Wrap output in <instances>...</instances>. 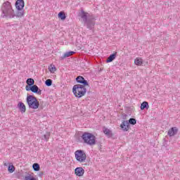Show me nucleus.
Masks as SVG:
<instances>
[{"label":"nucleus","mask_w":180,"mask_h":180,"mask_svg":"<svg viewBox=\"0 0 180 180\" xmlns=\"http://www.w3.org/2000/svg\"><path fill=\"white\" fill-rule=\"evenodd\" d=\"M1 17L8 19H13L15 16V11L12 8V4L9 1L4 2L1 6Z\"/></svg>","instance_id":"obj_1"},{"label":"nucleus","mask_w":180,"mask_h":180,"mask_svg":"<svg viewBox=\"0 0 180 180\" xmlns=\"http://www.w3.org/2000/svg\"><path fill=\"white\" fill-rule=\"evenodd\" d=\"M72 92L76 98H82L86 94V88L82 84H75L73 86Z\"/></svg>","instance_id":"obj_2"},{"label":"nucleus","mask_w":180,"mask_h":180,"mask_svg":"<svg viewBox=\"0 0 180 180\" xmlns=\"http://www.w3.org/2000/svg\"><path fill=\"white\" fill-rule=\"evenodd\" d=\"M82 139L84 144H87V146H95L96 144V136L89 132H84L82 135Z\"/></svg>","instance_id":"obj_3"},{"label":"nucleus","mask_w":180,"mask_h":180,"mask_svg":"<svg viewBox=\"0 0 180 180\" xmlns=\"http://www.w3.org/2000/svg\"><path fill=\"white\" fill-rule=\"evenodd\" d=\"M26 101L30 109H39V107L40 106V103H39V101H37V98H36V97L32 95L27 96Z\"/></svg>","instance_id":"obj_4"},{"label":"nucleus","mask_w":180,"mask_h":180,"mask_svg":"<svg viewBox=\"0 0 180 180\" xmlns=\"http://www.w3.org/2000/svg\"><path fill=\"white\" fill-rule=\"evenodd\" d=\"M75 157L78 162H85L86 161V153L82 150H77L75 152Z\"/></svg>","instance_id":"obj_5"},{"label":"nucleus","mask_w":180,"mask_h":180,"mask_svg":"<svg viewBox=\"0 0 180 180\" xmlns=\"http://www.w3.org/2000/svg\"><path fill=\"white\" fill-rule=\"evenodd\" d=\"M76 81L78 84H82L83 86H88L89 85V84H88V81H86L82 76H78L76 78Z\"/></svg>","instance_id":"obj_6"},{"label":"nucleus","mask_w":180,"mask_h":180,"mask_svg":"<svg viewBox=\"0 0 180 180\" xmlns=\"http://www.w3.org/2000/svg\"><path fill=\"white\" fill-rule=\"evenodd\" d=\"M84 26H86L87 29H89V30H94L95 22L93 20L88 19V20L84 22Z\"/></svg>","instance_id":"obj_7"},{"label":"nucleus","mask_w":180,"mask_h":180,"mask_svg":"<svg viewBox=\"0 0 180 180\" xmlns=\"http://www.w3.org/2000/svg\"><path fill=\"white\" fill-rule=\"evenodd\" d=\"M15 8L17 11H22L25 8V1L23 0H17L15 2Z\"/></svg>","instance_id":"obj_8"},{"label":"nucleus","mask_w":180,"mask_h":180,"mask_svg":"<svg viewBox=\"0 0 180 180\" xmlns=\"http://www.w3.org/2000/svg\"><path fill=\"white\" fill-rule=\"evenodd\" d=\"M120 127L122 129L123 131H129V129H130L129 121L124 120L120 124Z\"/></svg>","instance_id":"obj_9"},{"label":"nucleus","mask_w":180,"mask_h":180,"mask_svg":"<svg viewBox=\"0 0 180 180\" xmlns=\"http://www.w3.org/2000/svg\"><path fill=\"white\" fill-rule=\"evenodd\" d=\"M75 174L77 176H84V174H85V170L82 167H77L75 169Z\"/></svg>","instance_id":"obj_10"},{"label":"nucleus","mask_w":180,"mask_h":180,"mask_svg":"<svg viewBox=\"0 0 180 180\" xmlns=\"http://www.w3.org/2000/svg\"><path fill=\"white\" fill-rule=\"evenodd\" d=\"M176 133H178V128H176V127H174L169 129L167 134L169 137H172L175 136Z\"/></svg>","instance_id":"obj_11"},{"label":"nucleus","mask_w":180,"mask_h":180,"mask_svg":"<svg viewBox=\"0 0 180 180\" xmlns=\"http://www.w3.org/2000/svg\"><path fill=\"white\" fill-rule=\"evenodd\" d=\"M88 13H86L84 10H81L79 13V16L83 19L84 23L88 21Z\"/></svg>","instance_id":"obj_12"},{"label":"nucleus","mask_w":180,"mask_h":180,"mask_svg":"<svg viewBox=\"0 0 180 180\" xmlns=\"http://www.w3.org/2000/svg\"><path fill=\"white\" fill-rule=\"evenodd\" d=\"M31 92H33L34 94H38V95H41V90L39 89L37 85L31 86Z\"/></svg>","instance_id":"obj_13"},{"label":"nucleus","mask_w":180,"mask_h":180,"mask_svg":"<svg viewBox=\"0 0 180 180\" xmlns=\"http://www.w3.org/2000/svg\"><path fill=\"white\" fill-rule=\"evenodd\" d=\"M18 109L22 113H25L26 112V105H25V103L20 102L18 103Z\"/></svg>","instance_id":"obj_14"},{"label":"nucleus","mask_w":180,"mask_h":180,"mask_svg":"<svg viewBox=\"0 0 180 180\" xmlns=\"http://www.w3.org/2000/svg\"><path fill=\"white\" fill-rule=\"evenodd\" d=\"M103 131L104 134L106 135L107 137H112V131H110V129L104 127L103 129Z\"/></svg>","instance_id":"obj_15"},{"label":"nucleus","mask_w":180,"mask_h":180,"mask_svg":"<svg viewBox=\"0 0 180 180\" xmlns=\"http://www.w3.org/2000/svg\"><path fill=\"white\" fill-rule=\"evenodd\" d=\"M25 15V11L22 10H18V11L15 13V17L16 18H22V16Z\"/></svg>","instance_id":"obj_16"},{"label":"nucleus","mask_w":180,"mask_h":180,"mask_svg":"<svg viewBox=\"0 0 180 180\" xmlns=\"http://www.w3.org/2000/svg\"><path fill=\"white\" fill-rule=\"evenodd\" d=\"M73 54H75V52L74 51H68L63 54L62 56V58H67V57H71Z\"/></svg>","instance_id":"obj_17"},{"label":"nucleus","mask_w":180,"mask_h":180,"mask_svg":"<svg viewBox=\"0 0 180 180\" xmlns=\"http://www.w3.org/2000/svg\"><path fill=\"white\" fill-rule=\"evenodd\" d=\"M134 64H135V65H142L143 60L141 59V58H136L134 60Z\"/></svg>","instance_id":"obj_18"},{"label":"nucleus","mask_w":180,"mask_h":180,"mask_svg":"<svg viewBox=\"0 0 180 180\" xmlns=\"http://www.w3.org/2000/svg\"><path fill=\"white\" fill-rule=\"evenodd\" d=\"M148 102L143 101L141 104V110H144V109H148Z\"/></svg>","instance_id":"obj_19"},{"label":"nucleus","mask_w":180,"mask_h":180,"mask_svg":"<svg viewBox=\"0 0 180 180\" xmlns=\"http://www.w3.org/2000/svg\"><path fill=\"white\" fill-rule=\"evenodd\" d=\"M115 58H116V53L110 55V56L108 58L106 61H107V63H112V61H113V60H115Z\"/></svg>","instance_id":"obj_20"},{"label":"nucleus","mask_w":180,"mask_h":180,"mask_svg":"<svg viewBox=\"0 0 180 180\" xmlns=\"http://www.w3.org/2000/svg\"><path fill=\"white\" fill-rule=\"evenodd\" d=\"M49 70L50 71V72H51V74H54V72H56V71L57 70V68L54 65H51L49 67Z\"/></svg>","instance_id":"obj_21"},{"label":"nucleus","mask_w":180,"mask_h":180,"mask_svg":"<svg viewBox=\"0 0 180 180\" xmlns=\"http://www.w3.org/2000/svg\"><path fill=\"white\" fill-rule=\"evenodd\" d=\"M26 82L29 86H32L33 85H34V80L32 78L27 79Z\"/></svg>","instance_id":"obj_22"},{"label":"nucleus","mask_w":180,"mask_h":180,"mask_svg":"<svg viewBox=\"0 0 180 180\" xmlns=\"http://www.w3.org/2000/svg\"><path fill=\"white\" fill-rule=\"evenodd\" d=\"M32 168L34 171H40V165H39V163H34L32 165Z\"/></svg>","instance_id":"obj_23"},{"label":"nucleus","mask_w":180,"mask_h":180,"mask_svg":"<svg viewBox=\"0 0 180 180\" xmlns=\"http://www.w3.org/2000/svg\"><path fill=\"white\" fill-rule=\"evenodd\" d=\"M58 18L61 19V20H65V13H64L63 12H60L58 13Z\"/></svg>","instance_id":"obj_24"},{"label":"nucleus","mask_w":180,"mask_h":180,"mask_svg":"<svg viewBox=\"0 0 180 180\" xmlns=\"http://www.w3.org/2000/svg\"><path fill=\"white\" fill-rule=\"evenodd\" d=\"M49 139H50V133L48 132L44 135L42 137V140H45V141H49Z\"/></svg>","instance_id":"obj_25"},{"label":"nucleus","mask_w":180,"mask_h":180,"mask_svg":"<svg viewBox=\"0 0 180 180\" xmlns=\"http://www.w3.org/2000/svg\"><path fill=\"white\" fill-rule=\"evenodd\" d=\"M53 84V80H51V79H48L45 81V84L46 85V86H51Z\"/></svg>","instance_id":"obj_26"},{"label":"nucleus","mask_w":180,"mask_h":180,"mask_svg":"<svg viewBox=\"0 0 180 180\" xmlns=\"http://www.w3.org/2000/svg\"><path fill=\"white\" fill-rule=\"evenodd\" d=\"M129 124L134 125L137 123V121L134 118H130L128 121Z\"/></svg>","instance_id":"obj_27"},{"label":"nucleus","mask_w":180,"mask_h":180,"mask_svg":"<svg viewBox=\"0 0 180 180\" xmlns=\"http://www.w3.org/2000/svg\"><path fill=\"white\" fill-rule=\"evenodd\" d=\"M8 171L11 174L15 172V166L9 165L8 167Z\"/></svg>","instance_id":"obj_28"},{"label":"nucleus","mask_w":180,"mask_h":180,"mask_svg":"<svg viewBox=\"0 0 180 180\" xmlns=\"http://www.w3.org/2000/svg\"><path fill=\"white\" fill-rule=\"evenodd\" d=\"M32 178H33V176H32V175L29 174V175L25 176V180H31Z\"/></svg>","instance_id":"obj_29"},{"label":"nucleus","mask_w":180,"mask_h":180,"mask_svg":"<svg viewBox=\"0 0 180 180\" xmlns=\"http://www.w3.org/2000/svg\"><path fill=\"white\" fill-rule=\"evenodd\" d=\"M31 89H32V86H29V84H27V85L25 86L26 91H31Z\"/></svg>","instance_id":"obj_30"}]
</instances>
